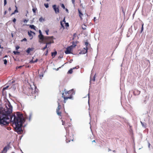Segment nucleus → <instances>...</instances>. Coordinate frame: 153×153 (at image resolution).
<instances>
[{
	"instance_id": "obj_15",
	"label": "nucleus",
	"mask_w": 153,
	"mask_h": 153,
	"mask_svg": "<svg viewBox=\"0 0 153 153\" xmlns=\"http://www.w3.org/2000/svg\"><path fill=\"white\" fill-rule=\"evenodd\" d=\"M78 11L79 13V16L80 18H82V16H83V14L81 13V11L79 9L78 10Z\"/></svg>"
},
{
	"instance_id": "obj_46",
	"label": "nucleus",
	"mask_w": 153,
	"mask_h": 153,
	"mask_svg": "<svg viewBox=\"0 0 153 153\" xmlns=\"http://www.w3.org/2000/svg\"><path fill=\"white\" fill-rule=\"evenodd\" d=\"M27 41V39L26 38H24V39H23L22 40V41Z\"/></svg>"
},
{
	"instance_id": "obj_39",
	"label": "nucleus",
	"mask_w": 153,
	"mask_h": 153,
	"mask_svg": "<svg viewBox=\"0 0 153 153\" xmlns=\"http://www.w3.org/2000/svg\"><path fill=\"white\" fill-rule=\"evenodd\" d=\"M24 66V65L20 66H18V67H17L16 68H21L22 67Z\"/></svg>"
},
{
	"instance_id": "obj_56",
	"label": "nucleus",
	"mask_w": 153,
	"mask_h": 153,
	"mask_svg": "<svg viewBox=\"0 0 153 153\" xmlns=\"http://www.w3.org/2000/svg\"><path fill=\"white\" fill-rule=\"evenodd\" d=\"M65 128V130H66V133H68V131L67 130V127L66 128Z\"/></svg>"
},
{
	"instance_id": "obj_59",
	"label": "nucleus",
	"mask_w": 153,
	"mask_h": 153,
	"mask_svg": "<svg viewBox=\"0 0 153 153\" xmlns=\"http://www.w3.org/2000/svg\"><path fill=\"white\" fill-rule=\"evenodd\" d=\"M7 13V11H5L4 12V14L5 15Z\"/></svg>"
},
{
	"instance_id": "obj_10",
	"label": "nucleus",
	"mask_w": 153,
	"mask_h": 153,
	"mask_svg": "<svg viewBox=\"0 0 153 153\" xmlns=\"http://www.w3.org/2000/svg\"><path fill=\"white\" fill-rule=\"evenodd\" d=\"M87 50H88V48H87V47L84 48H83V50H82V51H81V52L79 53L84 54L87 52Z\"/></svg>"
},
{
	"instance_id": "obj_26",
	"label": "nucleus",
	"mask_w": 153,
	"mask_h": 153,
	"mask_svg": "<svg viewBox=\"0 0 153 153\" xmlns=\"http://www.w3.org/2000/svg\"><path fill=\"white\" fill-rule=\"evenodd\" d=\"M92 80H93V81H95V76H94L93 78L92 79H91V78H90V83H91V81Z\"/></svg>"
},
{
	"instance_id": "obj_31",
	"label": "nucleus",
	"mask_w": 153,
	"mask_h": 153,
	"mask_svg": "<svg viewBox=\"0 0 153 153\" xmlns=\"http://www.w3.org/2000/svg\"><path fill=\"white\" fill-rule=\"evenodd\" d=\"M36 8H33L32 10H33V13H36Z\"/></svg>"
},
{
	"instance_id": "obj_47",
	"label": "nucleus",
	"mask_w": 153,
	"mask_h": 153,
	"mask_svg": "<svg viewBox=\"0 0 153 153\" xmlns=\"http://www.w3.org/2000/svg\"><path fill=\"white\" fill-rule=\"evenodd\" d=\"M15 82V81H13L12 82L10 83V84H12L14 83Z\"/></svg>"
},
{
	"instance_id": "obj_58",
	"label": "nucleus",
	"mask_w": 153,
	"mask_h": 153,
	"mask_svg": "<svg viewBox=\"0 0 153 153\" xmlns=\"http://www.w3.org/2000/svg\"><path fill=\"white\" fill-rule=\"evenodd\" d=\"M76 67H75L73 68L72 69H76Z\"/></svg>"
},
{
	"instance_id": "obj_37",
	"label": "nucleus",
	"mask_w": 153,
	"mask_h": 153,
	"mask_svg": "<svg viewBox=\"0 0 153 153\" xmlns=\"http://www.w3.org/2000/svg\"><path fill=\"white\" fill-rule=\"evenodd\" d=\"M72 2L73 4L74 5L75 4V0H72Z\"/></svg>"
},
{
	"instance_id": "obj_1",
	"label": "nucleus",
	"mask_w": 153,
	"mask_h": 153,
	"mask_svg": "<svg viewBox=\"0 0 153 153\" xmlns=\"http://www.w3.org/2000/svg\"><path fill=\"white\" fill-rule=\"evenodd\" d=\"M4 105V108L0 107V124L1 126L6 125L12 122L16 131L19 134L22 133L23 131L21 127L25 121L23 115L19 112L11 115L13 107L8 100L6 101Z\"/></svg>"
},
{
	"instance_id": "obj_30",
	"label": "nucleus",
	"mask_w": 153,
	"mask_h": 153,
	"mask_svg": "<svg viewBox=\"0 0 153 153\" xmlns=\"http://www.w3.org/2000/svg\"><path fill=\"white\" fill-rule=\"evenodd\" d=\"M44 5L46 8H48L49 7L48 4H45Z\"/></svg>"
},
{
	"instance_id": "obj_20",
	"label": "nucleus",
	"mask_w": 153,
	"mask_h": 153,
	"mask_svg": "<svg viewBox=\"0 0 153 153\" xmlns=\"http://www.w3.org/2000/svg\"><path fill=\"white\" fill-rule=\"evenodd\" d=\"M13 52L15 55H19L20 53L19 52L17 51H13Z\"/></svg>"
},
{
	"instance_id": "obj_7",
	"label": "nucleus",
	"mask_w": 153,
	"mask_h": 153,
	"mask_svg": "<svg viewBox=\"0 0 153 153\" xmlns=\"http://www.w3.org/2000/svg\"><path fill=\"white\" fill-rule=\"evenodd\" d=\"M52 7L56 13L57 14L59 13V10L58 7H56V5L55 4L52 6Z\"/></svg>"
},
{
	"instance_id": "obj_11",
	"label": "nucleus",
	"mask_w": 153,
	"mask_h": 153,
	"mask_svg": "<svg viewBox=\"0 0 153 153\" xmlns=\"http://www.w3.org/2000/svg\"><path fill=\"white\" fill-rule=\"evenodd\" d=\"M62 97H63L64 98V101L65 103V100H68V99H71L72 98L71 97H65V96L64 94V93H62Z\"/></svg>"
},
{
	"instance_id": "obj_52",
	"label": "nucleus",
	"mask_w": 153,
	"mask_h": 153,
	"mask_svg": "<svg viewBox=\"0 0 153 153\" xmlns=\"http://www.w3.org/2000/svg\"><path fill=\"white\" fill-rule=\"evenodd\" d=\"M148 147L149 148H150V144L149 142H148Z\"/></svg>"
},
{
	"instance_id": "obj_40",
	"label": "nucleus",
	"mask_w": 153,
	"mask_h": 153,
	"mask_svg": "<svg viewBox=\"0 0 153 153\" xmlns=\"http://www.w3.org/2000/svg\"><path fill=\"white\" fill-rule=\"evenodd\" d=\"M7 4L6 0H4V5H5Z\"/></svg>"
},
{
	"instance_id": "obj_22",
	"label": "nucleus",
	"mask_w": 153,
	"mask_h": 153,
	"mask_svg": "<svg viewBox=\"0 0 153 153\" xmlns=\"http://www.w3.org/2000/svg\"><path fill=\"white\" fill-rule=\"evenodd\" d=\"M85 45L86 46L85 47H87V48H88V46L89 45V44H88V42H86L85 43Z\"/></svg>"
},
{
	"instance_id": "obj_25",
	"label": "nucleus",
	"mask_w": 153,
	"mask_h": 153,
	"mask_svg": "<svg viewBox=\"0 0 153 153\" xmlns=\"http://www.w3.org/2000/svg\"><path fill=\"white\" fill-rule=\"evenodd\" d=\"M9 87V86L8 85V86H7L5 87L4 88L2 89V91L3 92L4 90L6 89H7Z\"/></svg>"
},
{
	"instance_id": "obj_38",
	"label": "nucleus",
	"mask_w": 153,
	"mask_h": 153,
	"mask_svg": "<svg viewBox=\"0 0 153 153\" xmlns=\"http://www.w3.org/2000/svg\"><path fill=\"white\" fill-rule=\"evenodd\" d=\"M33 57L32 59L30 61V63H34V61H33Z\"/></svg>"
},
{
	"instance_id": "obj_36",
	"label": "nucleus",
	"mask_w": 153,
	"mask_h": 153,
	"mask_svg": "<svg viewBox=\"0 0 153 153\" xmlns=\"http://www.w3.org/2000/svg\"><path fill=\"white\" fill-rule=\"evenodd\" d=\"M28 21V20H27V19H25L24 20L23 22L25 23H27Z\"/></svg>"
},
{
	"instance_id": "obj_48",
	"label": "nucleus",
	"mask_w": 153,
	"mask_h": 153,
	"mask_svg": "<svg viewBox=\"0 0 153 153\" xmlns=\"http://www.w3.org/2000/svg\"><path fill=\"white\" fill-rule=\"evenodd\" d=\"M38 60V59H36L35 61H34V63L37 62Z\"/></svg>"
},
{
	"instance_id": "obj_14",
	"label": "nucleus",
	"mask_w": 153,
	"mask_h": 153,
	"mask_svg": "<svg viewBox=\"0 0 153 153\" xmlns=\"http://www.w3.org/2000/svg\"><path fill=\"white\" fill-rule=\"evenodd\" d=\"M29 26V27L33 29L34 30H36V27L33 25H27Z\"/></svg>"
},
{
	"instance_id": "obj_64",
	"label": "nucleus",
	"mask_w": 153,
	"mask_h": 153,
	"mask_svg": "<svg viewBox=\"0 0 153 153\" xmlns=\"http://www.w3.org/2000/svg\"><path fill=\"white\" fill-rule=\"evenodd\" d=\"M7 57V56L6 55L4 56V57Z\"/></svg>"
},
{
	"instance_id": "obj_60",
	"label": "nucleus",
	"mask_w": 153,
	"mask_h": 153,
	"mask_svg": "<svg viewBox=\"0 0 153 153\" xmlns=\"http://www.w3.org/2000/svg\"><path fill=\"white\" fill-rule=\"evenodd\" d=\"M15 13H14V12L13 13L11 14V15H12L14 14H15Z\"/></svg>"
},
{
	"instance_id": "obj_54",
	"label": "nucleus",
	"mask_w": 153,
	"mask_h": 153,
	"mask_svg": "<svg viewBox=\"0 0 153 153\" xmlns=\"http://www.w3.org/2000/svg\"><path fill=\"white\" fill-rule=\"evenodd\" d=\"M65 10L68 13V10L67 9L65 8Z\"/></svg>"
},
{
	"instance_id": "obj_3",
	"label": "nucleus",
	"mask_w": 153,
	"mask_h": 153,
	"mask_svg": "<svg viewBox=\"0 0 153 153\" xmlns=\"http://www.w3.org/2000/svg\"><path fill=\"white\" fill-rule=\"evenodd\" d=\"M47 42H53L52 37L45 36L44 37V38L42 40L39 41V42L40 43H45Z\"/></svg>"
},
{
	"instance_id": "obj_27",
	"label": "nucleus",
	"mask_w": 153,
	"mask_h": 153,
	"mask_svg": "<svg viewBox=\"0 0 153 153\" xmlns=\"http://www.w3.org/2000/svg\"><path fill=\"white\" fill-rule=\"evenodd\" d=\"M86 26L85 25H84L82 26V28L83 30H85L86 29Z\"/></svg>"
},
{
	"instance_id": "obj_35",
	"label": "nucleus",
	"mask_w": 153,
	"mask_h": 153,
	"mask_svg": "<svg viewBox=\"0 0 153 153\" xmlns=\"http://www.w3.org/2000/svg\"><path fill=\"white\" fill-rule=\"evenodd\" d=\"M65 26L67 27H68L69 26L68 23H65Z\"/></svg>"
},
{
	"instance_id": "obj_61",
	"label": "nucleus",
	"mask_w": 153,
	"mask_h": 153,
	"mask_svg": "<svg viewBox=\"0 0 153 153\" xmlns=\"http://www.w3.org/2000/svg\"><path fill=\"white\" fill-rule=\"evenodd\" d=\"M48 53V51H46V53H45V55H47V53Z\"/></svg>"
},
{
	"instance_id": "obj_9",
	"label": "nucleus",
	"mask_w": 153,
	"mask_h": 153,
	"mask_svg": "<svg viewBox=\"0 0 153 153\" xmlns=\"http://www.w3.org/2000/svg\"><path fill=\"white\" fill-rule=\"evenodd\" d=\"M33 115V113L32 112H30L29 114V116L27 115H26L25 118L26 119H28L29 121H30L32 118V117Z\"/></svg>"
},
{
	"instance_id": "obj_44",
	"label": "nucleus",
	"mask_w": 153,
	"mask_h": 153,
	"mask_svg": "<svg viewBox=\"0 0 153 153\" xmlns=\"http://www.w3.org/2000/svg\"><path fill=\"white\" fill-rule=\"evenodd\" d=\"M48 32H49V30H46L45 31V32H46V33L47 35H48Z\"/></svg>"
},
{
	"instance_id": "obj_21",
	"label": "nucleus",
	"mask_w": 153,
	"mask_h": 153,
	"mask_svg": "<svg viewBox=\"0 0 153 153\" xmlns=\"http://www.w3.org/2000/svg\"><path fill=\"white\" fill-rule=\"evenodd\" d=\"M73 69L71 68L69 71H68V73L71 74L73 72Z\"/></svg>"
},
{
	"instance_id": "obj_41",
	"label": "nucleus",
	"mask_w": 153,
	"mask_h": 153,
	"mask_svg": "<svg viewBox=\"0 0 153 153\" xmlns=\"http://www.w3.org/2000/svg\"><path fill=\"white\" fill-rule=\"evenodd\" d=\"M20 48L19 46H17L16 47V50H18Z\"/></svg>"
},
{
	"instance_id": "obj_63",
	"label": "nucleus",
	"mask_w": 153,
	"mask_h": 153,
	"mask_svg": "<svg viewBox=\"0 0 153 153\" xmlns=\"http://www.w3.org/2000/svg\"><path fill=\"white\" fill-rule=\"evenodd\" d=\"M95 19H96V17H94V21H95Z\"/></svg>"
},
{
	"instance_id": "obj_55",
	"label": "nucleus",
	"mask_w": 153,
	"mask_h": 153,
	"mask_svg": "<svg viewBox=\"0 0 153 153\" xmlns=\"http://www.w3.org/2000/svg\"><path fill=\"white\" fill-rule=\"evenodd\" d=\"M62 22H65V18H64L63 20L62 21Z\"/></svg>"
},
{
	"instance_id": "obj_42",
	"label": "nucleus",
	"mask_w": 153,
	"mask_h": 153,
	"mask_svg": "<svg viewBox=\"0 0 153 153\" xmlns=\"http://www.w3.org/2000/svg\"><path fill=\"white\" fill-rule=\"evenodd\" d=\"M47 45H46L43 48L42 50H45V49H46L47 48Z\"/></svg>"
},
{
	"instance_id": "obj_18",
	"label": "nucleus",
	"mask_w": 153,
	"mask_h": 153,
	"mask_svg": "<svg viewBox=\"0 0 153 153\" xmlns=\"http://www.w3.org/2000/svg\"><path fill=\"white\" fill-rule=\"evenodd\" d=\"M33 33L34 34H35V33H34V32H33L31 31H30V32L29 31H28V35L30 36H32V34H31V33Z\"/></svg>"
},
{
	"instance_id": "obj_2",
	"label": "nucleus",
	"mask_w": 153,
	"mask_h": 153,
	"mask_svg": "<svg viewBox=\"0 0 153 153\" xmlns=\"http://www.w3.org/2000/svg\"><path fill=\"white\" fill-rule=\"evenodd\" d=\"M34 88L31 87V86L30 85L29 87H28L27 89V91L26 92L27 94V95H30L32 94H37V91L38 90L37 89L36 86H34Z\"/></svg>"
},
{
	"instance_id": "obj_49",
	"label": "nucleus",
	"mask_w": 153,
	"mask_h": 153,
	"mask_svg": "<svg viewBox=\"0 0 153 153\" xmlns=\"http://www.w3.org/2000/svg\"><path fill=\"white\" fill-rule=\"evenodd\" d=\"M43 75L42 74V75H41L40 74L39 75V76L40 77V78H41V77H43Z\"/></svg>"
},
{
	"instance_id": "obj_32",
	"label": "nucleus",
	"mask_w": 153,
	"mask_h": 153,
	"mask_svg": "<svg viewBox=\"0 0 153 153\" xmlns=\"http://www.w3.org/2000/svg\"><path fill=\"white\" fill-rule=\"evenodd\" d=\"M71 94L72 95H73V94L74 95V94H75V93L74 92V91L73 90V91L71 92H68V94H71Z\"/></svg>"
},
{
	"instance_id": "obj_8",
	"label": "nucleus",
	"mask_w": 153,
	"mask_h": 153,
	"mask_svg": "<svg viewBox=\"0 0 153 153\" xmlns=\"http://www.w3.org/2000/svg\"><path fill=\"white\" fill-rule=\"evenodd\" d=\"M70 140L68 139V138L67 137H66V141L67 143H68L69 142H70V140H71L72 141H73V135L72 134H70Z\"/></svg>"
},
{
	"instance_id": "obj_62",
	"label": "nucleus",
	"mask_w": 153,
	"mask_h": 153,
	"mask_svg": "<svg viewBox=\"0 0 153 153\" xmlns=\"http://www.w3.org/2000/svg\"><path fill=\"white\" fill-rule=\"evenodd\" d=\"M7 129L8 130H10V127H8V128H7Z\"/></svg>"
},
{
	"instance_id": "obj_50",
	"label": "nucleus",
	"mask_w": 153,
	"mask_h": 153,
	"mask_svg": "<svg viewBox=\"0 0 153 153\" xmlns=\"http://www.w3.org/2000/svg\"><path fill=\"white\" fill-rule=\"evenodd\" d=\"M141 123L142 125V126H143V127H145V126H144V124L141 122Z\"/></svg>"
},
{
	"instance_id": "obj_45",
	"label": "nucleus",
	"mask_w": 153,
	"mask_h": 153,
	"mask_svg": "<svg viewBox=\"0 0 153 153\" xmlns=\"http://www.w3.org/2000/svg\"><path fill=\"white\" fill-rule=\"evenodd\" d=\"M11 88H14V89H15L16 88V87H15V86H14V85H12V86H11Z\"/></svg>"
},
{
	"instance_id": "obj_28",
	"label": "nucleus",
	"mask_w": 153,
	"mask_h": 153,
	"mask_svg": "<svg viewBox=\"0 0 153 153\" xmlns=\"http://www.w3.org/2000/svg\"><path fill=\"white\" fill-rule=\"evenodd\" d=\"M61 6L62 8L63 9H65V7L63 4H61Z\"/></svg>"
},
{
	"instance_id": "obj_12",
	"label": "nucleus",
	"mask_w": 153,
	"mask_h": 153,
	"mask_svg": "<svg viewBox=\"0 0 153 153\" xmlns=\"http://www.w3.org/2000/svg\"><path fill=\"white\" fill-rule=\"evenodd\" d=\"M7 147H5L4 148L3 150L2 151V153H6L7 151Z\"/></svg>"
},
{
	"instance_id": "obj_34",
	"label": "nucleus",
	"mask_w": 153,
	"mask_h": 153,
	"mask_svg": "<svg viewBox=\"0 0 153 153\" xmlns=\"http://www.w3.org/2000/svg\"><path fill=\"white\" fill-rule=\"evenodd\" d=\"M60 24H61V25L62 27H63V28H64V27L63 25V24L62 23V21H61Z\"/></svg>"
},
{
	"instance_id": "obj_29",
	"label": "nucleus",
	"mask_w": 153,
	"mask_h": 153,
	"mask_svg": "<svg viewBox=\"0 0 153 153\" xmlns=\"http://www.w3.org/2000/svg\"><path fill=\"white\" fill-rule=\"evenodd\" d=\"M3 61H4V64L5 65H6L7 63V61L6 59H4L3 60Z\"/></svg>"
},
{
	"instance_id": "obj_13",
	"label": "nucleus",
	"mask_w": 153,
	"mask_h": 153,
	"mask_svg": "<svg viewBox=\"0 0 153 153\" xmlns=\"http://www.w3.org/2000/svg\"><path fill=\"white\" fill-rule=\"evenodd\" d=\"M57 54V52L55 51L54 52H52L51 55L53 57H54Z\"/></svg>"
},
{
	"instance_id": "obj_51",
	"label": "nucleus",
	"mask_w": 153,
	"mask_h": 153,
	"mask_svg": "<svg viewBox=\"0 0 153 153\" xmlns=\"http://www.w3.org/2000/svg\"><path fill=\"white\" fill-rule=\"evenodd\" d=\"M62 125H64L65 122L64 121H63V120H62Z\"/></svg>"
},
{
	"instance_id": "obj_17",
	"label": "nucleus",
	"mask_w": 153,
	"mask_h": 153,
	"mask_svg": "<svg viewBox=\"0 0 153 153\" xmlns=\"http://www.w3.org/2000/svg\"><path fill=\"white\" fill-rule=\"evenodd\" d=\"M64 91H65V94H68V92H71L73 91V89H71V90H70V91H66V90L65 89L64 90Z\"/></svg>"
},
{
	"instance_id": "obj_19",
	"label": "nucleus",
	"mask_w": 153,
	"mask_h": 153,
	"mask_svg": "<svg viewBox=\"0 0 153 153\" xmlns=\"http://www.w3.org/2000/svg\"><path fill=\"white\" fill-rule=\"evenodd\" d=\"M39 21L40 22H41L42 21H45V19H43L42 17H41L39 19Z\"/></svg>"
},
{
	"instance_id": "obj_57",
	"label": "nucleus",
	"mask_w": 153,
	"mask_h": 153,
	"mask_svg": "<svg viewBox=\"0 0 153 153\" xmlns=\"http://www.w3.org/2000/svg\"><path fill=\"white\" fill-rule=\"evenodd\" d=\"M8 10L9 11H10L11 10V7H9L8 9Z\"/></svg>"
},
{
	"instance_id": "obj_4",
	"label": "nucleus",
	"mask_w": 153,
	"mask_h": 153,
	"mask_svg": "<svg viewBox=\"0 0 153 153\" xmlns=\"http://www.w3.org/2000/svg\"><path fill=\"white\" fill-rule=\"evenodd\" d=\"M76 46V45H73L71 46L68 47L66 48V50L65 51V53L66 54H70L71 53V52L72 50L73 47H74Z\"/></svg>"
},
{
	"instance_id": "obj_23",
	"label": "nucleus",
	"mask_w": 153,
	"mask_h": 153,
	"mask_svg": "<svg viewBox=\"0 0 153 153\" xmlns=\"http://www.w3.org/2000/svg\"><path fill=\"white\" fill-rule=\"evenodd\" d=\"M52 43V42H46L45 43H46V45H47V46H48V45L51 44Z\"/></svg>"
},
{
	"instance_id": "obj_24",
	"label": "nucleus",
	"mask_w": 153,
	"mask_h": 153,
	"mask_svg": "<svg viewBox=\"0 0 153 153\" xmlns=\"http://www.w3.org/2000/svg\"><path fill=\"white\" fill-rule=\"evenodd\" d=\"M143 25L144 24L143 23L142 24V27L141 29V33L143 31Z\"/></svg>"
},
{
	"instance_id": "obj_16",
	"label": "nucleus",
	"mask_w": 153,
	"mask_h": 153,
	"mask_svg": "<svg viewBox=\"0 0 153 153\" xmlns=\"http://www.w3.org/2000/svg\"><path fill=\"white\" fill-rule=\"evenodd\" d=\"M32 50V49L31 48H28L26 52L27 53H29Z\"/></svg>"
},
{
	"instance_id": "obj_53",
	"label": "nucleus",
	"mask_w": 153,
	"mask_h": 153,
	"mask_svg": "<svg viewBox=\"0 0 153 153\" xmlns=\"http://www.w3.org/2000/svg\"><path fill=\"white\" fill-rule=\"evenodd\" d=\"M1 104H2V102H1V100H0V107H1Z\"/></svg>"
},
{
	"instance_id": "obj_6",
	"label": "nucleus",
	"mask_w": 153,
	"mask_h": 153,
	"mask_svg": "<svg viewBox=\"0 0 153 153\" xmlns=\"http://www.w3.org/2000/svg\"><path fill=\"white\" fill-rule=\"evenodd\" d=\"M58 106L56 109V112L57 114L59 115L60 116L61 114V112H59V109H60L61 108V106L60 105V103L59 102H58Z\"/></svg>"
},
{
	"instance_id": "obj_43",
	"label": "nucleus",
	"mask_w": 153,
	"mask_h": 153,
	"mask_svg": "<svg viewBox=\"0 0 153 153\" xmlns=\"http://www.w3.org/2000/svg\"><path fill=\"white\" fill-rule=\"evenodd\" d=\"M16 21V19L15 18H14L13 20V22H15Z\"/></svg>"
},
{
	"instance_id": "obj_5",
	"label": "nucleus",
	"mask_w": 153,
	"mask_h": 153,
	"mask_svg": "<svg viewBox=\"0 0 153 153\" xmlns=\"http://www.w3.org/2000/svg\"><path fill=\"white\" fill-rule=\"evenodd\" d=\"M39 34L38 35V38L39 39V41L42 40L44 38V36L42 35L41 31L40 30H39Z\"/></svg>"
},
{
	"instance_id": "obj_33",
	"label": "nucleus",
	"mask_w": 153,
	"mask_h": 153,
	"mask_svg": "<svg viewBox=\"0 0 153 153\" xmlns=\"http://www.w3.org/2000/svg\"><path fill=\"white\" fill-rule=\"evenodd\" d=\"M15 7L16 8V10H15L14 11V13H18V10H17V7L15 6Z\"/></svg>"
}]
</instances>
